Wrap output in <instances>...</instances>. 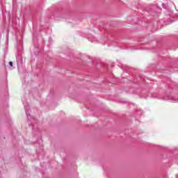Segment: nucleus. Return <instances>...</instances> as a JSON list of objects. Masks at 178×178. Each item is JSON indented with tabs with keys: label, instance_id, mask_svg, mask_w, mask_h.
I'll list each match as a JSON object with an SVG mask.
<instances>
[{
	"label": "nucleus",
	"instance_id": "f257e3e1",
	"mask_svg": "<svg viewBox=\"0 0 178 178\" xmlns=\"http://www.w3.org/2000/svg\"><path fill=\"white\" fill-rule=\"evenodd\" d=\"M158 99L163 101H170L171 102H178V89L168 88L164 96L158 97Z\"/></svg>",
	"mask_w": 178,
	"mask_h": 178
},
{
	"label": "nucleus",
	"instance_id": "f03ea898",
	"mask_svg": "<svg viewBox=\"0 0 178 178\" xmlns=\"http://www.w3.org/2000/svg\"><path fill=\"white\" fill-rule=\"evenodd\" d=\"M16 47H17V65H22L23 63V59H22V51H20V49H19V40L17 39L16 40Z\"/></svg>",
	"mask_w": 178,
	"mask_h": 178
},
{
	"label": "nucleus",
	"instance_id": "7ed1b4c3",
	"mask_svg": "<svg viewBox=\"0 0 178 178\" xmlns=\"http://www.w3.org/2000/svg\"><path fill=\"white\" fill-rule=\"evenodd\" d=\"M156 8V6H151L147 7L145 10L147 13H149L152 16H155L156 14V10L155 9Z\"/></svg>",
	"mask_w": 178,
	"mask_h": 178
},
{
	"label": "nucleus",
	"instance_id": "20e7f679",
	"mask_svg": "<svg viewBox=\"0 0 178 178\" xmlns=\"http://www.w3.org/2000/svg\"><path fill=\"white\" fill-rule=\"evenodd\" d=\"M167 17H168V20H167V21L164 20V23H165V24H170L171 23H173V22H175L174 19H172V14L171 13H168Z\"/></svg>",
	"mask_w": 178,
	"mask_h": 178
},
{
	"label": "nucleus",
	"instance_id": "39448f33",
	"mask_svg": "<svg viewBox=\"0 0 178 178\" xmlns=\"http://www.w3.org/2000/svg\"><path fill=\"white\" fill-rule=\"evenodd\" d=\"M24 109L26 111V115L27 118H29V116H30V106L29 104L26 103V104H24Z\"/></svg>",
	"mask_w": 178,
	"mask_h": 178
},
{
	"label": "nucleus",
	"instance_id": "423d86ee",
	"mask_svg": "<svg viewBox=\"0 0 178 178\" xmlns=\"http://www.w3.org/2000/svg\"><path fill=\"white\" fill-rule=\"evenodd\" d=\"M120 67L124 71L126 72V73L129 72V70L130 69V67L126 65H119Z\"/></svg>",
	"mask_w": 178,
	"mask_h": 178
},
{
	"label": "nucleus",
	"instance_id": "0eeeda50",
	"mask_svg": "<svg viewBox=\"0 0 178 178\" xmlns=\"http://www.w3.org/2000/svg\"><path fill=\"white\" fill-rule=\"evenodd\" d=\"M143 115V110L141 109H138L136 111V119H138V118H140V116H141Z\"/></svg>",
	"mask_w": 178,
	"mask_h": 178
},
{
	"label": "nucleus",
	"instance_id": "6e6552de",
	"mask_svg": "<svg viewBox=\"0 0 178 178\" xmlns=\"http://www.w3.org/2000/svg\"><path fill=\"white\" fill-rule=\"evenodd\" d=\"M129 94H140L138 91H137L136 89L131 88L129 90Z\"/></svg>",
	"mask_w": 178,
	"mask_h": 178
},
{
	"label": "nucleus",
	"instance_id": "1a4fd4ad",
	"mask_svg": "<svg viewBox=\"0 0 178 178\" xmlns=\"http://www.w3.org/2000/svg\"><path fill=\"white\" fill-rule=\"evenodd\" d=\"M170 73H175V72H178V67H171L169 70Z\"/></svg>",
	"mask_w": 178,
	"mask_h": 178
},
{
	"label": "nucleus",
	"instance_id": "9d476101",
	"mask_svg": "<svg viewBox=\"0 0 178 178\" xmlns=\"http://www.w3.org/2000/svg\"><path fill=\"white\" fill-rule=\"evenodd\" d=\"M169 157L171 158V159H177V156L173 154V153H170Z\"/></svg>",
	"mask_w": 178,
	"mask_h": 178
},
{
	"label": "nucleus",
	"instance_id": "9b49d317",
	"mask_svg": "<svg viewBox=\"0 0 178 178\" xmlns=\"http://www.w3.org/2000/svg\"><path fill=\"white\" fill-rule=\"evenodd\" d=\"M177 61H178V58H172V60H171V62H177Z\"/></svg>",
	"mask_w": 178,
	"mask_h": 178
},
{
	"label": "nucleus",
	"instance_id": "f8f14e48",
	"mask_svg": "<svg viewBox=\"0 0 178 178\" xmlns=\"http://www.w3.org/2000/svg\"><path fill=\"white\" fill-rule=\"evenodd\" d=\"M8 65H9V66H10V67H12L13 66V62L10 61V62L8 63Z\"/></svg>",
	"mask_w": 178,
	"mask_h": 178
},
{
	"label": "nucleus",
	"instance_id": "ddd939ff",
	"mask_svg": "<svg viewBox=\"0 0 178 178\" xmlns=\"http://www.w3.org/2000/svg\"><path fill=\"white\" fill-rule=\"evenodd\" d=\"M0 10H2V0H0Z\"/></svg>",
	"mask_w": 178,
	"mask_h": 178
},
{
	"label": "nucleus",
	"instance_id": "4468645a",
	"mask_svg": "<svg viewBox=\"0 0 178 178\" xmlns=\"http://www.w3.org/2000/svg\"><path fill=\"white\" fill-rule=\"evenodd\" d=\"M31 129H33V130L34 131V127L33 125L31 127Z\"/></svg>",
	"mask_w": 178,
	"mask_h": 178
},
{
	"label": "nucleus",
	"instance_id": "2eb2a0df",
	"mask_svg": "<svg viewBox=\"0 0 178 178\" xmlns=\"http://www.w3.org/2000/svg\"><path fill=\"white\" fill-rule=\"evenodd\" d=\"M28 120H30V118H29V117L27 118Z\"/></svg>",
	"mask_w": 178,
	"mask_h": 178
},
{
	"label": "nucleus",
	"instance_id": "dca6fc26",
	"mask_svg": "<svg viewBox=\"0 0 178 178\" xmlns=\"http://www.w3.org/2000/svg\"><path fill=\"white\" fill-rule=\"evenodd\" d=\"M6 45H8V42H6Z\"/></svg>",
	"mask_w": 178,
	"mask_h": 178
}]
</instances>
